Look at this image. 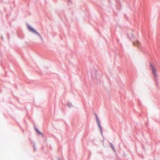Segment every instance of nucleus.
Segmentation results:
<instances>
[{"mask_svg": "<svg viewBox=\"0 0 160 160\" xmlns=\"http://www.w3.org/2000/svg\"><path fill=\"white\" fill-rule=\"evenodd\" d=\"M149 66L150 68H151V70L152 71L153 75L154 77V80L155 83L156 85L157 88H158L159 82L158 81V77L157 75L156 69L154 66L151 63H149Z\"/></svg>", "mask_w": 160, "mask_h": 160, "instance_id": "nucleus-1", "label": "nucleus"}, {"mask_svg": "<svg viewBox=\"0 0 160 160\" xmlns=\"http://www.w3.org/2000/svg\"><path fill=\"white\" fill-rule=\"evenodd\" d=\"M27 28L29 31L35 34H37L39 38H40L42 41L43 40L42 38L41 35L34 28L32 27L28 23L27 24Z\"/></svg>", "mask_w": 160, "mask_h": 160, "instance_id": "nucleus-2", "label": "nucleus"}, {"mask_svg": "<svg viewBox=\"0 0 160 160\" xmlns=\"http://www.w3.org/2000/svg\"><path fill=\"white\" fill-rule=\"evenodd\" d=\"M94 114H95V116L96 117V121L97 122L98 126L99 128V130H102V128L101 126L100 121L99 120V118H98L97 114L96 113H95Z\"/></svg>", "mask_w": 160, "mask_h": 160, "instance_id": "nucleus-3", "label": "nucleus"}, {"mask_svg": "<svg viewBox=\"0 0 160 160\" xmlns=\"http://www.w3.org/2000/svg\"><path fill=\"white\" fill-rule=\"evenodd\" d=\"M127 35L129 39H131L132 38H133V35L132 33H128L127 34Z\"/></svg>", "mask_w": 160, "mask_h": 160, "instance_id": "nucleus-4", "label": "nucleus"}, {"mask_svg": "<svg viewBox=\"0 0 160 160\" xmlns=\"http://www.w3.org/2000/svg\"><path fill=\"white\" fill-rule=\"evenodd\" d=\"M67 106L70 108H71L72 106L71 103L70 102L67 103Z\"/></svg>", "mask_w": 160, "mask_h": 160, "instance_id": "nucleus-5", "label": "nucleus"}, {"mask_svg": "<svg viewBox=\"0 0 160 160\" xmlns=\"http://www.w3.org/2000/svg\"><path fill=\"white\" fill-rule=\"evenodd\" d=\"M34 127L35 130H39V129L36 127L34 125Z\"/></svg>", "mask_w": 160, "mask_h": 160, "instance_id": "nucleus-6", "label": "nucleus"}, {"mask_svg": "<svg viewBox=\"0 0 160 160\" xmlns=\"http://www.w3.org/2000/svg\"><path fill=\"white\" fill-rule=\"evenodd\" d=\"M137 43L138 45H139V42L138 41H137Z\"/></svg>", "mask_w": 160, "mask_h": 160, "instance_id": "nucleus-7", "label": "nucleus"}, {"mask_svg": "<svg viewBox=\"0 0 160 160\" xmlns=\"http://www.w3.org/2000/svg\"><path fill=\"white\" fill-rule=\"evenodd\" d=\"M8 38L9 39V36L8 35Z\"/></svg>", "mask_w": 160, "mask_h": 160, "instance_id": "nucleus-8", "label": "nucleus"}, {"mask_svg": "<svg viewBox=\"0 0 160 160\" xmlns=\"http://www.w3.org/2000/svg\"><path fill=\"white\" fill-rule=\"evenodd\" d=\"M68 2H71V0H68Z\"/></svg>", "mask_w": 160, "mask_h": 160, "instance_id": "nucleus-9", "label": "nucleus"}, {"mask_svg": "<svg viewBox=\"0 0 160 160\" xmlns=\"http://www.w3.org/2000/svg\"><path fill=\"white\" fill-rule=\"evenodd\" d=\"M38 131V133H39L40 132H39V131Z\"/></svg>", "mask_w": 160, "mask_h": 160, "instance_id": "nucleus-10", "label": "nucleus"}]
</instances>
